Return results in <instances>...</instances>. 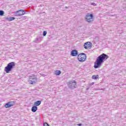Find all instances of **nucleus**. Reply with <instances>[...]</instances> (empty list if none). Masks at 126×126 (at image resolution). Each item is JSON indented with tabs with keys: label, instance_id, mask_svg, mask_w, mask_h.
<instances>
[{
	"label": "nucleus",
	"instance_id": "obj_1",
	"mask_svg": "<svg viewBox=\"0 0 126 126\" xmlns=\"http://www.w3.org/2000/svg\"><path fill=\"white\" fill-rule=\"evenodd\" d=\"M109 59V56L105 54V53H103L100 56H99L94 62V68H99L101 67L102 66V64L106 60H108Z\"/></svg>",
	"mask_w": 126,
	"mask_h": 126
},
{
	"label": "nucleus",
	"instance_id": "obj_2",
	"mask_svg": "<svg viewBox=\"0 0 126 126\" xmlns=\"http://www.w3.org/2000/svg\"><path fill=\"white\" fill-rule=\"evenodd\" d=\"M15 66V63L14 62H10L7 64V66L5 67L4 71H5L6 73H9L14 67Z\"/></svg>",
	"mask_w": 126,
	"mask_h": 126
},
{
	"label": "nucleus",
	"instance_id": "obj_3",
	"mask_svg": "<svg viewBox=\"0 0 126 126\" xmlns=\"http://www.w3.org/2000/svg\"><path fill=\"white\" fill-rule=\"evenodd\" d=\"M85 20L87 22H93L94 21V16L93 14H91L90 13H88L85 17Z\"/></svg>",
	"mask_w": 126,
	"mask_h": 126
},
{
	"label": "nucleus",
	"instance_id": "obj_4",
	"mask_svg": "<svg viewBox=\"0 0 126 126\" xmlns=\"http://www.w3.org/2000/svg\"><path fill=\"white\" fill-rule=\"evenodd\" d=\"M78 60L79 62L83 63L86 61V54L85 53H80L78 55Z\"/></svg>",
	"mask_w": 126,
	"mask_h": 126
},
{
	"label": "nucleus",
	"instance_id": "obj_5",
	"mask_svg": "<svg viewBox=\"0 0 126 126\" xmlns=\"http://www.w3.org/2000/svg\"><path fill=\"white\" fill-rule=\"evenodd\" d=\"M37 77L35 76H31L30 77L29 83L30 84L34 85L37 82Z\"/></svg>",
	"mask_w": 126,
	"mask_h": 126
},
{
	"label": "nucleus",
	"instance_id": "obj_6",
	"mask_svg": "<svg viewBox=\"0 0 126 126\" xmlns=\"http://www.w3.org/2000/svg\"><path fill=\"white\" fill-rule=\"evenodd\" d=\"M68 86L69 88H70L71 89H74L75 86H76V82H75V81H71L69 82Z\"/></svg>",
	"mask_w": 126,
	"mask_h": 126
},
{
	"label": "nucleus",
	"instance_id": "obj_7",
	"mask_svg": "<svg viewBox=\"0 0 126 126\" xmlns=\"http://www.w3.org/2000/svg\"><path fill=\"white\" fill-rule=\"evenodd\" d=\"M84 48L86 49H91L92 48V43L89 41L85 43Z\"/></svg>",
	"mask_w": 126,
	"mask_h": 126
},
{
	"label": "nucleus",
	"instance_id": "obj_8",
	"mask_svg": "<svg viewBox=\"0 0 126 126\" xmlns=\"http://www.w3.org/2000/svg\"><path fill=\"white\" fill-rule=\"evenodd\" d=\"M15 104V102L14 101H9L4 105V107L7 109L8 108H10V107L14 106Z\"/></svg>",
	"mask_w": 126,
	"mask_h": 126
},
{
	"label": "nucleus",
	"instance_id": "obj_9",
	"mask_svg": "<svg viewBox=\"0 0 126 126\" xmlns=\"http://www.w3.org/2000/svg\"><path fill=\"white\" fill-rule=\"evenodd\" d=\"M25 13V11L21 9L18 11H16L15 14L17 15V16H21L22 15H24Z\"/></svg>",
	"mask_w": 126,
	"mask_h": 126
},
{
	"label": "nucleus",
	"instance_id": "obj_10",
	"mask_svg": "<svg viewBox=\"0 0 126 126\" xmlns=\"http://www.w3.org/2000/svg\"><path fill=\"white\" fill-rule=\"evenodd\" d=\"M71 56L72 57H76V56H78V52L76 50H73L71 51Z\"/></svg>",
	"mask_w": 126,
	"mask_h": 126
},
{
	"label": "nucleus",
	"instance_id": "obj_11",
	"mask_svg": "<svg viewBox=\"0 0 126 126\" xmlns=\"http://www.w3.org/2000/svg\"><path fill=\"white\" fill-rule=\"evenodd\" d=\"M42 103V101L41 100H37L35 102H34L33 105L34 106H36V107H38V106H40L41 105V103Z\"/></svg>",
	"mask_w": 126,
	"mask_h": 126
},
{
	"label": "nucleus",
	"instance_id": "obj_12",
	"mask_svg": "<svg viewBox=\"0 0 126 126\" xmlns=\"http://www.w3.org/2000/svg\"><path fill=\"white\" fill-rule=\"evenodd\" d=\"M37 110H38V107L35 105H33L32 108V112H33V113H35V112H37Z\"/></svg>",
	"mask_w": 126,
	"mask_h": 126
},
{
	"label": "nucleus",
	"instance_id": "obj_13",
	"mask_svg": "<svg viewBox=\"0 0 126 126\" xmlns=\"http://www.w3.org/2000/svg\"><path fill=\"white\" fill-rule=\"evenodd\" d=\"M14 19H15V18L12 17L6 18V20H8L9 21H12V20H14Z\"/></svg>",
	"mask_w": 126,
	"mask_h": 126
},
{
	"label": "nucleus",
	"instance_id": "obj_14",
	"mask_svg": "<svg viewBox=\"0 0 126 126\" xmlns=\"http://www.w3.org/2000/svg\"><path fill=\"white\" fill-rule=\"evenodd\" d=\"M99 77V75H94L92 76V79H97V78H98Z\"/></svg>",
	"mask_w": 126,
	"mask_h": 126
},
{
	"label": "nucleus",
	"instance_id": "obj_15",
	"mask_svg": "<svg viewBox=\"0 0 126 126\" xmlns=\"http://www.w3.org/2000/svg\"><path fill=\"white\" fill-rule=\"evenodd\" d=\"M61 73H62V72L60 70H56L55 71V74L56 75H60V74H61Z\"/></svg>",
	"mask_w": 126,
	"mask_h": 126
},
{
	"label": "nucleus",
	"instance_id": "obj_16",
	"mask_svg": "<svg viewBox=\"0 0 126 126\" xmlns=\"http://www.w3.org/2000/svg\"><path fill=\"white\" fill-rule=\"evenodd\" d=\"M3 14H4V11L3 10H0V16H3Z\"/></svg>",
	"mask_w": 126,
	"mask_h": 126
},
{
	"label": "nucleus",
	"instance_id": "obj_17",
	"mask_svg": "<svg viewBox=\"0 0 126 126\" xmlns=\"http://www.w3.org/2000/svg\"><path fill=\"white\" fill-rule=\"evenodd\" d=\"M46 35H47V32L46 31H43V36H46Z\"/></svg>",
	"mask_w": 126,
	"mask_h": 126
},
{
	"label": "nucleus",
	"instance_id": "obj_18",
	"mask_svg": "<svg viewBox=\"0 0 126 126\" xmlns=\"http://www.w3.org/2000/svg\"><path fill=\"white\" fill-rule=\"evenodd\" d=\"M43 126H50V125H49V124L45 123L43 124Z\"/></svg>",
	"mask_w": 126,
	"mask_h": 126
},
{
	"label": "nucleus",
	"instance_id": "obj_19",
	"mask_svg": "<svg viewBox=\"0 0 126 126\" xmlns=\"http://www.w3.org/2000/svg\"><path fill=\"white\" fill-rule=\"evenodd\" d=\"M92 5H94V6H95V5H96L97 4L94 2H93L91 3Z\"/></svg>",
	"mask_w": 126,
	"mask_h": 126
},
{
	"label": "nucleus",
	"instance_id": "obj_20",
	"mask_svg": "<svg viewBox=\"0 0 126 126\" xmlns=\"http://www.w3.org/2000/svg\"><path fill=\"white\" fill-rule=\"evenodd\" d=\"M26 18H27V17H26V16L23 17V19H26Z\"/></svg>",
	"mask_w": 126,
	"mask_h": 126
},
{
	"label": "nucleus",
	"instance_id": "obj_21",
	"mask_svg": "<svg viewBox=\"0 0 126 126\" xmlns=\"http://www.w3.org/2000/svg\"><path fill=\"white\" fill-rule=\"evenodd\" d=\"M77 126H82V124H77Z\"/></svg>",
	"mask_w": 126,
	"mask_h": 126
},
{
	"label": "nucleus",
	"instance_id": "obj_22",
	"mask_svg": "<svg viewBox=\"0 0 126 126\" xmlns=\"http://www.w3.org/2000/svg\"><path fill=\"white\" fill-rule=\"evenodd\" d=\"M38 40H39V39H38V38H36V40H35V42H37L36 41H38Z\"/></svg>",
	"mask_w": 126,
	"mask_h": 126
},
{
	"label": "nucleus",
	"instance_id": "obj_23",
	"mask_svg": "<svg viewBox=\"0 0 126 126\" xmlns=\"http://www.w3.org/2000/svg\"><path fill=\"white\" fill-rule=\"evenodd\" d=\"M65 8H67V7L66 6V7H65Z\"/></svg>",
	"mask_w": 126,
	"mask_h": 126
},
{
	"label": "nucleus",
	"instance_id": "obj_24",
	"mask_svg": "<svg viewBox=\"0 0 126 126\" xmlns=\"http://www.w3.org/2000/svg\"><path fill=\"white\" fill-rule=\"evenodd\" d=\"M92 84H94V83L93 82V83H92Z\"/></svg>",
	"mask_w": 126,
	"mask_h": 126
}]
</instances>
